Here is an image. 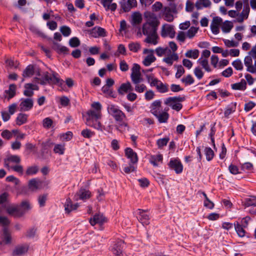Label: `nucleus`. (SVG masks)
I'll return each instance as SVG.
<instances>
[{"label": "nucleus", "instance_id": "f257e3e1", "mask_svg": "<svg viewBox=\"0 0 256 256\" xmlns=\"http://www.w3.org/2000/svg\"><path fill=\"white\" fill-rule=\"evenodd\" d=\"M31 209L30 204L28 201H23L20 205H12L6 208L7 212L11 216L18 218L22 216Z\"/></svg>", "mask_w": 256, "mask_h": 256}, {"label": "nucleus", "instance_id": "f03ea898", "mask_svg": "<svg viewBox=\"0 0 256 256\" xmlns=\"http://www.w3.org/2000/svg\"><path fill=\"white\" fill-rule=\"evenodd\" d=\"M86 114L88 116L86 119V125L100 131H102L104 130V126L98 121V120L102 118V114L90 110L87 112Z\"/></svg>", "mask_w": 256, "mask_h": 256}, {"label": "nucleus", "instance_id": "7ed1b4c3", "mask_svg": "<svg viewBox=\"0 0 256 256\" xmlns=\"http://www.w3.org/2000/svg\"><path fill=\"white\" fill-rule=\"evenodd\" d=\"M108 113L112 116L116 122H121L126 118L125 114L120 110L118 106L110 104L108 106Z\"/></svg>", "mask_w": 256, "mask_h": 256}, {"label": "nucleus", "instance_id": "20e7f679", "mask_svg": "<svg viewBox=\"0 0 256 256\" xmlns=\"http://www.w3.org/2000/svg\"><path fill=\"white\" fill-rule=\"evenodd\" d=\"M140 67L139 64H134L132 68L130 78L133 84L141 82L143 79L140 72Z\"/></svg>", "mask_w": 256, "mask_h": 256}, {"label": "nucleus", "instance_id": "39448f33", "mask_svg": "<svg viewBox=\"0 0 256 256\" xmlns=\"http://www.w3.org/2000/svg\"><path fill=\"white\" fill-rule=\"evenodd\" d=\"M19 104L20 110L22 112H28L32 109L34 106V100L32 98H22L20 100Z\"/></svg>", "mask_w": 256, "mask_h": 256}, {"label": "nucleus", "instance_id": "423d86ee", "mask_svg": "<svg viewBox=\"0 0 256 256\" xmlns=\"http://www.w3.org/2000/svg\"><path fill=\"white\" fill-rule=\"evenodd\" d=\"M124 247V242L122 240H118L114 244L112 250L115 256H128L123 252Z\"/></svg>", "mask_w": 256, "mask_h": 256}, {"label": "nucleus", "instance_id": "0eeeda50", "mask_svg": "<svg viewBox=\"0 0 256 256\" xmlns=\"http://www.w3.org/2000/svg\"><path fill=\"white\" fill-rule=\"evenodd\" d=\"M138 220L143 225H148L150 224V216L147 210L138 209L137 213Z\"/></svg>", "mask_w": 256, "mask_h": 256}, {"label": "nucleus", "instance_id": "6e6552de", "mask_svg": "<svg viewBox=\"0 0 256 256\" xmlns=\"http://www.w3.org/2000/svg\"><path fill=\"white\" fill-rule=\"evenodd\" d=\"M21 162L20 157L18 155H9L4 160V166L8 168L13 166L12 164H19Z\"/></svg>", "mask_w": 256, "mask_h": 256}, {"label": "nucleus", "instance_id": "1a4fd4ad", "mask_svg": "<svg viewBox=\"0 0 256 256\" xmlns=\"http://www.w3.org/2000/svg\"><path fill=\"white\" fill-rule=\"evenodd\" d=\"M161 36L163 38L169 36L170 38H174L175 31L172 26L169 24H164L162 26Z\"/></svg>", "mask_w": 256, "mask_h": 256}, {"label": "nucleus", "instance_id": "9d476101", "mask_svg": "<svg viewBox=\"0 0 256 256\" xmlns=\"http://www.w3.org/2000/svg\"><path fill=\"white\" fill-rule=\"evenodd\" d=\"M120 4L124 12H128L132 8L136 7L138 4L136 0H124L120 2Z\"/></svg>", "mask_w": 256, "mask_h": 256}, {"label": "nucleus", "instance_id": "9b49d317", "mask_svg": "<svg viewBox=\"0 0 256 256\" xmlns=\"http://www.w3.org/2000/svg\"><path fill=\"white\" fill-rule=\"evenodd\" d=\"M222 22V18L218 16L214 17L210 24V28L212 32L217 34L220 32V26Z\"/></svg>", "mask_w": 256, "mask_h": 256}, {"label": "nucleus", "instance_id": "f8f14e48", "mask_svg": "<svg viewBox=\"0 0 256 256\" xmlns=\"http://www.w3.org/2000/svg\"><path fill=\"white\" fill-rule=\"evenodd\" d=\"M24 94L28 97H32L34 94V90H38V86L36 84L31 83L26 84L24 86Z\"/></svg>", "mask_w": 256, "mask_h": 256}, {"label": "nucleus", "instance_id": "ddd939ff", "mask_svg": "<svg viewBox=\"0 0 256 256\" xmlns=\"http://www.w3.org/2000/svg\"><path fill=\"white\" fill-rule=\"evenodd\" d=\"M170 167L178 174H180L183 170V166L178 159L171 160L169 162Z\"/></svg>", "mask_w": 256, "mask_h": 256}, {"label": "nucleus", "instance_id": "4468645a", "mask_svg": "<svg viewBox=\"0 0 256 256\" xmlns=\"http://www.w3.org/2000/svg\"><path fill=\"white\" fill-rule=\"evenodd\" d=\"M90 196V192L89 190L85 189L80 190L74 196L75 200H85L89 198Z\"/></svg>", "mask_w": 256, "mask_h": 256}, {"label": "nucleus", "instance_id": "2eb2a0df", "mask_svg": "<svg viewBox=\"0 0 256 256\" xmlns=\"http://www.w3.org/2000/svg\"><path fill=\"white\" fill-rule=\"evenodd\" d=\"M106 222V218L102 214H96L92 218H90V223L92 226H94L96 224H102Z\"/></svg>", "mask_w": 256, "mask_h": 256}, {"label": "nucleus", "instance_id": "dca6fc26", "mask_svg": "<svg viewBox=\"0 0 256 256\" xmlns=\"http://www.w3.org/2000/svg\"><path fill=\"white\" fill-rule=\"evenodd\" d=\"M178 59V56L176 52L168 53L166 56L163 58L162 61L166 63L169 66H172L174 61H176Z\"/></svg>", "mask_w": 256, "mask_h": 256}, {"label": "nucleus", "instance_id": "f3484780", "mask_svg": "<svg viewBox=\"0 0 256 256\" xmlns=\"http://www.w3.org/2000/svg\"><path fill=\"white\" fill-rule=\"evenodd\" d=\"M162 110L156 111V110L153 112V114L158 119L160 123L166 122L168 118L169 115L166 112Z\"/></svg>", "mask_w": 256, "mask_h": 256}, {"label": "nucleus", "instance_id": "a211bd4d", "mask_svg": "<svg viewBox=\"0 0 256 256\" xmlns=\"http://www.w3.org/2000/svg\"><path fill=\"white\" fill-rule=\"evenodd\" d=\"M132 90L133 88L129 82L122 84L118 90V94L121 95H124L128 92H130Z\"/></svg>", "mask_w": 256, "mask_h": 256}, {"label": "nucleus", "instance_id": "6ab92c4d", "mask_svg": "<svg viewBox=\"0 0 256 256\" xmlns=\"http://www.w3.org/2000/svg\"><path fill=\"white\" fill-rule=\"evenodd\" d=\"M42 182L38 178H32L28 182V188L32 190H36L41 188Z\"/></svg>", "mask_w": 256, "mask_h": 256}, {"label": "nucleus", "instance_id": "aec40b11", "mask_svg": "<svg viewBox=\"0 0 256 256\" xmlns=\"http://www.w3.org/2000/svg\"><path fill=\"white\" fill-rule=\"evenodd\" d=\"M142 30L143 34L147 36L156 32L157 28L154 26L149 24L145 23L142 26Z\"/></svg>", "mask_w": 256, "mask_h": 256}, {"label": "nucleus", "instance_id": "412c9836", "mask_svg": "<svg viewBox=\"0 0 256 256\" xmlns=\"http://www.w3.org/2000/svg\"><path fill=\"white\" fill-rule=\"evenodd\" d=\"M2 242L5 244H9L11 243L12 237L10 233L8 228H4L2 233Z\"/></svg>", "mask_w": 256, "mask_h": 256}, {"label": "nucleus", "instance_id": "4be33fe9", "mask_svg": "<svg viewBox=\"0 0 256 256\" xmlns=\"http://www.w3.org/2000/svg\"><path fill=\"white\" fill-rule=\"evenodd\" d=\"M125 153L128 158L130 159L132 163L135 164L138 162L137 154L131 148H126L125 150Z\"/></svg>", "mask_w": 256, "mask_h": 256}, {"label": "nucleus", "instance_id": "5701e85b", "mask_svg": "<svg viewBox=\"0 0 256 256\" xmlns=\"http://www.w3.org/2000/svg\"><path fill=\"white\" fill-rule=\"evenodd\" d=\"M146 36V38L144 40L145 42L154 46L158 44V36L157 32H154Z\"/></svg>", "mask_w": 256, "mask_h": 256}, {"label": "nucleus", "instance_id": "b1692460", "mask_svg": "<svg viewBox=\"0 0 256 256\" xmlns=\"http://www.w3.org/2000/svg\"><path fill=\"white\" fill-rule=\"evenodd\" d=\"M16 86L15 84H10L8 89L5 90L6 98L10 100L16 94Z\"/></svg>", "mask_w": 256, "mask_h": 256}, {"label": "nucleus", "instance_id": "393cba45", "mask_svg": "<svg viewBox=\"0 0 256 256\" xmlns=\"http://www.w3.org/2000/svg\"><path fill=\"white\" fill-rule=\"evenodd\" d=\"M28 114L20 112L18 114L16 119V122L18 126H22L28 122Z\"/></svg>", "mask_w": 256, "mask_h": 256}, {"label": "nucleus", "instance_id": "a878e982", "mask_svg": "<svg viewBox=\"0 0 256 256\" xmlns=\"http://www.w3.org/2000/svg\"><path fill=\"white\" fill-rule=\"evenodd\" d=\"M228 14L232 18H236L235 21L240 23H242L244 20H246L248 18H244L241 16L242 12L240 13L238 11L234 10H230L228 11Z\"/></svg>", "mask_w": 256, "mask_h": 256}, {"label": "nucleus", "instance_id": "bb28decb", "mask_svg": "<svg viewBox=\"0 0 256 256\" xmlns=\"http://www.w3.org/2000/svg\"><path fill=\"white\" fill-rule=\"evenodd\" d=\"M150 162L154 166H158L162 163V156L160 154L152 156Z\"/></svg>", "mask_w": 256, "mask_h": 256}, {"label": "nucleus", "instance_id": "cd10ccee", "mask_svg": "<svg viewBox=\"0 0 256 256\" xmlns=\"http://www.w3.org/2000/svg\"><path fill=\"white\" fill-rule=\"evenodd\" d=\"M142 21V16L138 12H136L132 14V24L133 26H136L141 23Z\"/></svg>", "mask_w": 256, "mask_h": 256}, {"label": "nucleus", "instance_id": "c85d7f7f", "mask_svg": "<svg viewBox=\"0 0 256 256\" xmlns=\"http://www.w3.org/2000/svg\"><path fill=\"white\" fill-rule=\"evenodd\" d=\"M79 205L78 203L73 204L70 198H67L64 204L65 210L66 212L70 213L72 210H76Z\"/></svg>", "mask_w": 256, "mask_h": 256}, {"label": "nucleus", "instance_id": "c756f323", "mask_svg": "<svg viewBox=\"0 0 256 256\" xmlns=\"http://www.w3.org/2000/svg\"><path fill=\"white\" fill-rule=\"evenodd\" d=\"M232 90H244L246 88V82L244 79H242L240 82L231 84Z\"/></svg>", "mask_w": 256, "mask_h": 256}, {"label": "nucleus", "instance_id": "7c9ffc66", "mask_svg": "<svg viewBox=\"0 0 256 256\" xmlns=\"http://www.w3.org/2000/svg\"><path fill=\"white\" fill-rule=\"evenodd\" d=\"M197 62L200 64L202 66V68H203L206 72H210L212 71V69L208 64V59L200 58L197 60Z\"/></svg>", "mask_w": 256, "mask_h": 256}, {"label": "nucleus", "instance_id": "2f4dec72", "mask_svg": "<svg viewBox=\"0 0 256 256\" xmlns=\"http://www.w3.org/2000/svg\"><path fill=\"white\" fill-rule=\"evenodd\" d=\"M234 229L240 237L245 236L246 232L245 228L243 227L238 222H236L234 224Z\"/></svg>", "mask_w": 256, "mask_h": 256}, {"label": "nucleus", "instance_id": "473e14b6", "mask_svg": "<svg viewBox=\"0 0 256 256\" xmlns=\"http://www.w3.org/2000/svg\"><path fill=\"white\" fill-rule=\"evenodd\" d=\"M91 34L93 37L97 38L99 36H106V32L104 28L98 27H95L92 30Z\"/></svg>", "mask_w": 256, "mask_h": 256}, {"label": "nucleus", "instance_id": "72a5a7b5", "mask_svg": "<svg viewBox=\"0 0 256 256\" xmlns=\"http://www.w3.org/2000/svg\"><path fill=\"white\" fill-rule=\"evenodd\" d=\"M147 18L146 24H149L150 25L157 28L158 25V22L156 16L154 14H149L148 16H146Z\"/></svg>", "mask_w": 256, "mask_h": 256}, {"label": "nucleus", "instance_id": "f704fd0d", "mask_svg": "<svg viewBox=\"0 0 256 256\" xmlns=\"http://www.w3.org/2000/svg\"><path fill=\"white\" fill-rule=\"evenodd\" d=\"M243 4L244 7L242 12L241 16L243 17L244 18H248L250 12V7L248 0H244L242 4Z\"/></svg>", "mask_w": 256, "mask_h": 256}, {"label": "nucleus", "instance_id": "c9c22d12", "mask_svg": "<svg viewBox=\"0 0 256 256\" xmlns=\"http://www.w3.org/2000/svg\"><path fill=\"white\" fill-rule=\"evenodd\" d=\"M34 73V69L33 65L30 64L26 66L22 73L24 78H30L32 76Z\"/></svg>", "mask_w": 256, "mask_h": 256}, {"label": "nucleus", "instance_id": "e433bc0d", "mask_svg": "<svg viewBox=\"0 0 256 256\" xmlns=\"http://www.w3.org/2000/svg\"><path fill=\"white\" fill-rule=\"evenodd\" d=\"M57 74L54 73L50 76V83L57 84L58 86L62 88L64 85V81L56 76Z\"/></svg>", "mask_w": 256, "mask_h": 256}, {"label": "nucleus", "instance_id": "4c0bfd02", "mask_svg": "<svg viewBox=\"0 0 256 256\" xmlns=\"http://www.w3.org/2000/svg\"><path fill=\"white\" fill-rule=\"evenodd\" d=\"M236 102H232L226 108L224 114L226 117H228L230 114L234 112L236 110Z\"/></svg>", "mask_w": 256, "mask_h": 256}, {"label": "nucleus", "instance_id": "58836bf2", "mask_svg": "<svg viewBox=\"0 0 256 256\" xmlns=\"http://www.w3.org/2000/svg\"><path fill=\"white\" fill-rule=\"evenodd\" d=\"M28 246L26 245H22L16 247L13 252L14 256L22 255L27 252Z\"/></svg>", "mask_w": 256, "mask_h": 256}, {"label": "nucleus", "instance_id": "ea45409f", "mask_svg": "<svg viewBox=\"0 0 256 256\" xmlns=\"http://www.w3.org/2000/svg\"><path fill=\"white\" fill-rule=\"evenodd\" d=\"M170 50L168 47L162 48L158 47L155 50L156 53L158 56H162L164 55H166L170 52Z\"/></svg>", "mask_w": 256, "mask_h": 256}, {"label": "nucleus", "instance_id": "a19ab883", "mask_svg": "<svg viewBox=\"0 0 256 256\" xmlns=\"http://www.w3.org/2000/svg\"><path fill=\"white\" fill-rule=\"evenodd\" d=\"M212 3L210 0H198L196 3V6L197 9H202L203 7H210Z\"/></svg>", "mask_w": 256, "mask_h": 256}, {"label": "nucleus", "instance_id": "79ce46f5", "mask_svg": "<svg viewBox=\"0 0 256 256\" xmlns=\"http://www.w3.org/2000/svg\"><path fill=\"white\" fill-rule=\"evenodd\" d=\"M66 148L65 144H56L54 146V152L56 154L60 155H62L64 153Z\"/></svg>", "mask_w": 256, "mask_h": 256}, {"label": "nucleus", "instance_id": "37998d69", "mask_svg": "<svg viewBox=\"0 0 256 256\" xmlns=\"http://www.w3.org/2000/svg\"><path fill=\"white\" fill-rule=\"evenodd\" d=\"M102 92L105 94V96L106 98H115L114 94V92L112 88H110V87L104 86L102 88Z\"/></svg>", "mask_w": 256, "mask_h": 256}, {"label": "nucleus", "instance_id": "c03bdc74", "mask_svg": "<svg viewBox=\"0 0 256 256\" xmlns=\"http://www.w3.org/2000/svg\"><path fill=\"white\" fill-rule=\"evenodd\" d=\"M156 60V58L154 56L153 54H150L148 55L143 60V64L146 66H150L152 63L154 62Z\"/></svg>", "mask_w": 256, "mask_h": 256}, {"label": "nucleus", "instance_id": "a18cd8bd", "mask_svg": "<svg viewBox=\"0 0 256 256\" xmlns=\"http://www.w3.org/2000/svg\"><path fill=\"white\" fill-rule=\"evenodd\" d=\"M250 55L246 56L244 59V64L246 67V71L248 72L249 70H252V59Z\"/></svg>", "mask_w": 256, "mask_h": 256}, {"label": "nucleus", "instance_id": "49530a36", "mask_svg": "<svg viewBox=\"0 0 256 256\" xmlns=\"http://www.w3.org/2000/svg\"><path fill=\"white\" fill-rule=\"evenodd\" d=\"M185 56L187 58L196 59L198 57L199 51L196 49L188 50L185 54Z\"/></svg>", "mask_w": 256, "mask_h": 256}, {"label": "nucleus", "instance_id": "de8ad7c7", "mask_svg": "<svg viewBox=\"0 0 256 256\" xmlns=\"http://www.w3.org/2000/svg\"><path fill=\"white\" fill-rule=\"evenodd\" d=\"M204 154L206 156V159L208 161H210L212 160L214 156V152L212 149L209 147H206L204 150Z\"/></svg>", "mask_w": 256, "mask_h": 256}, {"label": "nucleus", "instance_id": "09e8293b", "mask_svg": "<svg viewBox=\"0 0 256 256\" xmlns=\"http://www.w3.org/2000/svg\"><path fill=\"white\" fill-rule=\"evenodd\" d=\"M244 206L246 207L256 206V197L252 196L250 198H246L244 200Z\"/></svg>", "mask_w": 256, "mask_h": 256}, {"label": "nucleus", "instance_id": "8fccbe9b", "mask_svg": "<svg viewBox=\"0 0 256 256\" xmlns=\"http://www.w3.org/2000/svg\"><path fill=\"white\" fill-rule=\"evenodd\" d=\"M128 48L130 50L134 52H137L140 49L141 46L138 42H132L128 44Z\"/></svg>", "mask_w": 256, "mask_h": 256}, {"label": "nucleus", "instance_id": "3c124183", "mask_svg": "<svg viewBox=\"0 0 256 256\" xmlns=\"http://www.w3.org/2000/svg\"><path fill=\"white\" fill-rule=\"evenodd\" d=\"M159 111L162 110L161 108V101L160 100H156L154 101L151 104V111L153 114L154 110Z\"/></svg>", "mask_w": 256, "mask_h": 256}, {"label": "nucleus", "instance_id": "603ef678", "mask_svg": "<svg viewBox=\"0 0 256 256\" xmlns=\"http://www.w3.org/2000/svg\"><path fill=\"white\" fill-rule=\"evenodd\" d=\"M181 82L186 86L191 85L194 83V80L190 74H188L181 79Z\"/></svg>", "mask_w": 256, "mask_h": 256}, {"label": "nucleus", "instance_id": "864d4df0", "mask_svg": "<svg viewBox=\"0 0 256 256\" xmlns=\"http://www.w3.org/2000/svg\"><path fill=\"white\" fill-rule=\"evenodd\" d=\"M156 88L160 93H165L168 90V84H163L161 81L159 82Z\"/></svg>", "mask_w": 256, "mask_h": 256}, {"label": "nucleus", "instance_id": "5fc2aeb1", "mask_svg": "<svg viewBox=\"0 0 256 256\" xmlns=\"http://www.w3.org/2000/svg\"><path fill=\"white\" fill-rule=\"evenodd\" d=\"M198 28L194 26L190 27L186 33V37L189 38H192L195 36L196 34L198 32Z\"/></svg>", "mask_w": 256, "mask_h": 256}, {"label": "nucleus", "instance_id": "6e6d98bb", "mask_svg": "<svg viewBox=\"0 0 256 256\" xmlns=\"http://www.w3.org/2000/svg\"><path fill=\"white\" fill-rule=\"evenodd\" d=\"M184 100V97L181 96H175V97H170L166 98L164 102L165 104H170L172 102H182Z\"/></svg>", "mask_w": 256, "mask_h": 256}, {"label": "nucleus", "instance_id": "4d7b16f0", "mask_svg": "<svg viewBox=\"0 0 256 256\" xmlns=\"http://www.w3.org/2000/svg\"><path fill=\"white\" fill-rule=\"evenodd\" d=\"M194 73L198 80H201L204 75V72L200 66L196 67L194 69Z\"/></svg>", "mask_w": 256, "mask_h": 256}, {"label": "nucleus", "instance_id": "13d9d810", "mask_svg": "<svg viewBox=\"0 0 256 256\" xmlns=\"http://www.w3.org/2000/svg\"><path fill=\"white\" fill-rule=\"evenodd\" d=\"M170 138L166 137L162 138H160L157 140L156 144L159 148H162L164 146H166Z\"/></svg>", "mask_w": 256, "mask_h": 256}, {"label": "nucleus", "instance_id": "bf43d9fd", "mask_svg": "<svg viewBox=\"0 0 256 256\" xmlns=\"http://www.w3.org/2000/svg\"><path fill=\"white\" fill-rule=\"evenodd\" d=\"M174 67L176 68V72L175 76L176 78H179L184 74L185 70L182 65H175Z\"/></svg>", "mask_w": 256, "mask_h": 256}, {"label": "nucleus", "instance_id": "052dcab7", "mask_svg": "<svg viewBox=\"0 0 256 256\" xmlns=\"http://www.w3.org/2000/svg\"><path fill=\"white\" fill-rule=\"evenodd\" d=\"M50 76H51L46 74L44 76V80H40L38 78H34V82L44 85L45 84L46 82L50 83Z\"/></svg>", "mask_w": 256, "mask_h": 256}, {"label": "nucleus", "instance_id": "680f3d73", "mask_svg": "<svg viewBox=\"0 0 256 256\" xmlns=\"http://www.w3.org/2000/svg\"><path fill=\"white\" fill-rule=\"evenodd\" d=\"M241 168L244 171L250 172L253 170L254 166L250 162H246L241 165Z\"/></svg>", "mask_w": 256, "mask_h": 256}, {"label": "nucleus", "instance_id": "e2e57ef3", "mask_svg": "<svg viewBox=\"0 0 256 256\" xmlns=\"http://www.w3.org/2000/svg\"><path fill=\"white\" fill-rule=\"evenodd\" d=\"M72 138V133L71 132H68L65 134L60 135V138L62 141L70 140Z\"/></svg>", "mask_w": 256, "mask_h": 256}, {"label": "nucleus", "instance_id": "0e129e2a", "mask_svg": "<svg viewBox=\"0 0 256 256\" xmlns=\"http://www.w3.org/2000/svg\"><path fill=\"white\" fill-rule=\"evenodd\" d=\"M8 169L12 170L20 174H22L24 172L23 166L22 165H20V164L14 165L13 166H10Z\"/></svg>", "mask_w": 256, "mask_h": 256}, {"label": "nucleus", "instance_id": "69168bd1", "mask_svg": "<svg viewBox=\"0 0 256 256\" xmlns=\"http://www.w3.org/2000/svg\"><path fill=\"white\" fill-rule=\"evenodd\" d=\"M232 28V24L230 22L226 21L222 25V30L225 32H230Z\"/></svg>", "mask_w": 256, "mask_h": 256}, {"label": "nucleus", "instance_id": "338daca9", "mask_svg": "<svg viewBox=\"0 0 256 256\" xmlns=\"http://www.w3.org/2000/svg\"><path fill=\"white\" fill-rule=\"evenodd\" d=\"M80 40L77 37H73L69 40V44L72 48H76L80 45Z\"/></svg>", "mask_w": 256, "mask_h": 256}, {"label": "nucleus", "instance_id": "774afa93", "mask_svg": "<svg viewBox=\"0 0 256 256\" xmlns=\"http://www.w3.org/2000/svg\"><path fill=\"white\" fill-rule=\"evenodd\" d=\"M232 66L238 70H242L243 69V64L242 61L237 59L234 61L232 63Z\"/></svg>", "mask_w": 256, "mask_h": 256}]
</instances>
